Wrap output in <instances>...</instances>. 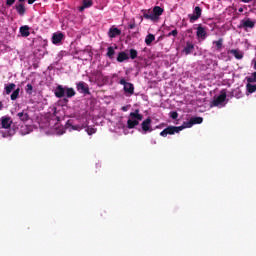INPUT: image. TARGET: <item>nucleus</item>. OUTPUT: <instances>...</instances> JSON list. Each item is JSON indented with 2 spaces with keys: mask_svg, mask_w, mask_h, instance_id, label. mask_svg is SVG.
Segmentation results:
<instances>
[{
  "mask_svg": "<svg viewBox=\"0 0 256 256\" xmlns=\"http://www.w3.org/2000/svg\"><path fill=\"white\" fill-rule=\"evenodd\" d=\"M139 121H143V115L139 114V109L130 113V119L127 121L128 129H135L139 125Z\"/></svg>",
  "mask_w": 256,
  "mask_h": 256,
  "instance_id": "1",
  "label": "nucleus"
},
{
  "mask_svg": "<svg viewBox=\"0 0 256 256\" xmlns=\"http://www.w3.org/2000/svg\"><path fill=\"white\" fill-rule=\"evenodd\" d=\"M120 85L124 86V93L126 95L128 94V97H131V95L135 93V86L133 85V83L127 82L125 78H122L120 80Z\"/></svg>",
  "mask_w": 256,
  "mask_h": 256,
  "instance_id": "2",
  "label": "nucleus"
},
{
  "mask_svg": "<svg viewBox=\"0 0 256 256\" xmlns=\"http://www.w3.org/2000/svg\"><path fill=\"white\" fill-rule=\"evenodd\" d=\"M225 99H227V92L225 90H222L220 92V95L210 103V107H219V105H223L225 103Z\"/></svg>",
  "mask_w": 256,
  "mask_h": 256,
  "instance_id": "3",
  "label": "nucleus"
},
{
  "mask_svg": "<svg viewBox=\"0 0 256 256\" xmlns=\"http://www.w3.org/2000/svg\"><path fill=\"white\" fill-rule=\"evenodd\" d=\"M181 128L179 126H168L163 131L160 132L161 137H167V135H175V133H180Z\"/></svg>",
  "mask_w": 256,
  "mask_h": 256,
  "instance_id": "4",
  "label": "nucleus"
},
{
  "mask_svg": "<svg viewBox=\"0 0 256 256\" xmlns=\"http://www.w3.org/2000/svg\"><path fill=\"white\" fill-rule=\"evenodd\" d=\"M76 89L79 93L83 95H91V91H89V84L84 81H80L76 84Z\"/></svg>",
  "mask_w": 256,
  "mask_h": 256,
  "instance_id": "5",
  "label": "nucleus"
},
{
  "mask_svg": "<svg viewBox=\"0 0 256 256\" xmlns=\"http://www.w3.org/2000/svg\"><path fill=\"white\" fill-rule=\"evenodd\" d=\"M196 37L198 39H202V41H205V39H207V28L203 27L202 24H198L196 28Z\"/></svg>",
  "mask_w": 256,
  "mask_h": 256,
  "instance_id": "6",
  "label": "nucleus"
},
{
  "mask_svg": "<svg viewBox=\"0 0 256 256\" xmlns=\"http://www.w3.org/2000/svg\"><path fill=\"white\" fill-rule=\"evenodd\" d=\"M201 13H203V10L201 9V7L196 6L194 8L193 14L188 15V17L190 19V23H194V21L201 19Z\"/></svg>",
  "mask_w": 256,
  "mask_h": 256,
  "instance_id": "7",
  "label": "nucleus"
},
{
  "mask_svg": "<svg viewBox=\"0 0 256 256\" xmlns=\"http://www.w3.org/2000/svg\"><path fill=\"white\" fill-rule=\"evenodd\" d=\"M151 118H147L141 123L142 127V133L145 135L146 133H151L153 131V128H151Z\"/></svg>",
  "mask_w": 256,
  "mask_h": 256,
  "instance_id": "8",
  "label": "nucleus"
},
{
  "mask_svg": "<svg viewBox=\"0 0 256 256\" xmlns=\"http://www.w3.org/2000/svg\"><path fill=\"white\" fill-rule=\"evenodd\" d=\"M241 27H243L244 29H253V27H255V21L251 20V18L242 20L239 28Z\"/></svg>",
  "mask_w": 256,
  "mask_h": 256,
  "instance_id": "9",
  "label": "nucleus"
},
{
  "mask_svg": "<svg viewBox=\"0 0 256 256\" xmlns=\"http://www.w3.org/2000/svg\"><path fill=\"white\" fill-rule=\"evenodd\" d=\"M16 117L19 119V121H21L22 123H27V121H29V119H31L29 117V114L27 112H25V110H23L22 112H18L16 114Z\"/></svg>",
  "mask_w": 256,
  "mask_h": 256,
  "instance_id": "10",
  "label": "nucleus"
},
{
  "mask_svg": "<svg viewBox=\"0 0 256 256\" xmlns=\"http://www.w3.org/2000/svg\"><path fill=\"white\" fill-rule=\"evenodd\" d=\"M54 95L57 97V99H62V97L65 96V87L58 85L54 90Z\"/></svg>",
  "mask_w": 256,
  "mask_h": 256,
  "instance_id": "11",
  "label": "nucleus"
},
{
  "mask_svg": "<svg viewBox=\"0 0 256 256\" xmlns=\"http://www.w3.org/2000/svg\"><path fill=\"white\" fill-rule=\"evenodd\" d=\"M163 8H161L160 6H155L153 8V16H154V21H157L159 19V17H161V15H163Z\"/></svg>",
  "mask_w": 256,
  "mask_h": 256,
  "instance_id": "12",
  "label": "nucleus"
},
{
  "mask_svg": "<svg viewBox=\"0 0 256 256\" xmlns=\"http://www.w3.org/2000/svg\"><path fill=\"white\" fill-rule=\"evenodd\" d=\"M63 33L59 32V33H54L52 36V43L54 45H59V43H61V41H63Z\"/></svg>",
  "mask_w": 256,
  "mask_h": 256,
  "instance_id": "13",
  "label": "nucleus"
},
{
  "mask_svg": "<svg viewBox=\"0 0 256 256\" xmlns=\"http://www.w3.org/2000/svg\"><path fill=\"white\" fill-rule=\"evenodd\" d=\"M119 35H121V31L119 30V28L111 27L109 29L108 36L110 37V39H115V37Z\"/></svg>",
  "mask_w": 256,
  "mask_h": 256,
  "instance_id": "14",
  "label": "nucleus"
},
{
  "mask_svg": "<svg viewBox=\"0 0 256 256\" xmlns=\"http://www.w3.org/2000/svg\"><path fill=\"white\" fill-rule=\"evenodd\" d=\"M11 123H13V121H11L10 117L1 118V125L3 129H9L11 127Z\"/></svg>",
  "mask_w": 256,
  "mask_h": 256,
  "instance_id": "15",
  "label": "nucleus"
},
{
  "mask_svg": "<svg viewBox=\"0 0 256 256\" xmlns=\"http://www.w3.org/2000/svg\"><path fill=\"white\" fill-rule=\"evenodd\" d=\"M89 7H93V0H83L82 6L79 7V11L83 12L85 9H89Z\"/></svg>",
  "mask_w": 256,
  "mask_h": 256,
  "instance_id": "16",
  "label": "nucleus"
},
{
  "mask_svg": "<svg viewBox=\"0 0 256 256\" xmlns=\"http://www.w3.org/2000/svg\"><path fill=\"white\" fill-rule=\"evenodd\" d=\"M15 9H16L18 15H20L21 17H23V15H25V12L27 11V9L25 8V5L23 3L16 4Z\"/></svg>",
  "mask_w": 256,
  "mask_h": 256,
  "instance_id": "17",
  "label": "nucleus"
},
{
  "mask_svg": "<svg viewBox=\"0 0 256 256\" xmlns=\"http://www.w3.org/2000/svg\"><path fill=\"white\" fill-rule=\"evenodd\" d=\"M194 49H195V45H193V43L186 42V46L183 51H184L185 55H191V53H193Z\"/></svg>",
  "mask_w": 256,
  "mask_h": 256,
  "instance_id": "18",
  "label": "nucleus"
},
{
  "mask_svg": "<svg viewBox=\"0 0 256 256\" xmlns=\"http://www.w3.org/2000/svg\"><path fill=\"white\" fill-rule=\"evenodd\" d=\"M143 13V18L150 20V21H155V16L151 10H142Z\"/></svg>",
  "mask_w": 256,
  "mask_h": 256,
  "instance_id": "19",
  "label": "nucleus"
},
{
  "mask_svg": "<svg viewBox=\"0 0 256 256\" xmlns=\"http://www.w3.org/2000/svg\"><path fill=\"white\" fill-rule=\"evenodd\" d=\"M231 55L235 56V59H241L243 57V52L239 49H231L228 51Z\"/></svg>",
  "mask_w": 256,
  "mask_h": 256,
  "instance_id": "20",
  "label": "nucleus"
},
{
  "mask_svg": "<svg viewBox=\"0 0 256 256\" xmlns=\"http://www.w3.org/2000/svg\"><path fill=\"white\" fill-rule=\"evenodd\" d=\"M65 95L68 99H71V97H75L77 95V92H75V89L65 87Z\"/></svg>",
  "mask_w": 256,
  "mask_h": 256,
  "instance_id": "21",
  "label": "nucleus"
},
{
  "mask_svg": "<svg viewBox=\"0 0 256 256\" xmlns=\"http://www.w3.org/2000/svg\"><path fill=\"white\" fill-rule=\"evenodd\" d=\"M20 33L22 37H29L31 35V32H29V26L24 25L20 27Z\"/></svg>",
  "mask_w": 256,
  "mask_h": 256,
  "instance_id": "22",
  "label": "nucleus"
},
{
  "mask_svg": "<svg viewBox=\"0 0 256 256\" xmlns=\"http://www.w3.org/2000/svg\"><path fill=\"white\" fill-rule=\"evenodd\" d=\"M129 59V55L125 52H119L117 56L118 63H123V61H127Z\"/></svg>",
  "mask_w": 256,
  "mask_h": 256,
  "instance_id": "23",
  "label": "nucleus"
},
{
  "mask_svg": "<svg viewBox=\"0 0 256 256\" xmlns=\"http://www.w3.org/2000/svg\"><path fill=\"white\" fill-rule=\"evenodd\" d=\"M191 127H193V122L190 119L189 121L183 122L181 126H178V129L183 131V129H191Z\"/></svg>",
  "mask_w": 256,
  "mask_h": 256,
  "instance_id": "24",
  "label": "nucleus"
},
{
  "mask_svg": "<svg viewBox=\"0 0 256 256\" xmlns=\"http://www.w3.org/2000/svg\"><path fill=\"white\" fill-rule=\"evenodd\" d=\"M15 87H17V85H15V83H10V84L6 85L5 86L6 95H11V92L15 91Z\"/></svg>",
  "mask_w": 256,
  "mask_h": 256,
  "instance_id": "25",
  "label": "nucleus"
},
{
  "mask_svg": "<svg viewBox=\"0 0 256 256\" xmlns=\"http://www.w3.org/2000/svg\"><path fill=\"white\" fill-rule=\"evenodd\" d=\"M215 45L217 51H221L223 49V38H219L217 41L212 42Z\"/></svg>",
  "mask_w": 256,
  "mask_h": 256,
  "instance_id": "26",
  "label": "nucleus"
},
{
  "mask_svg": "<svg viewBox=\"0 0 256 256\" xmlns=\"http://www.w3.org/2000/svg\"><path fill=\"white\" fill-rule=\"evenodd\" d=\"M246 91H248L250 94L251 93H255L256 91V84H252V83H247L246 84Z\"/></svg>",
  "mask_w": 256,
  "mask_h": 256,
  "instance_id": "27",
  "label": "nucleus"
},
{
  "mask_svg": "<svg viewBox=\"0 0 256 256\" xmlns=\"http://www.w3.org/2000/svg\"><path fill=\"white\" fill-rule=\"evenodd\" d=\"M190 120L192 121V126L201 125V123H203V117H192Z\"/></svg>",
  "mask_w": 256,
  "mask_h": 256,
  "instance_id": "28",
  "label": "nucleus"
},
{
  "mask_svg": "<svg viewBox=\"0 0 256 256\" xmlns=\"http://www.w3.org/2000/svg\"><path fill=\"white\" fill-rule=\"evenodd\" d=\"M114 55H115V48H113V46H109L107 49L106 56L109 57V59H113Z\"/></svg>",
  "mask_w": 256,
  "mask_h": 256,
  "instance_id": "29",
  "label": "nucleus"
},
{
  "mask_svg": "<svg viewBox=\"0 0 256 256\" xmlns=\"http://www.w3.org/2000/svg\"><path fill=\"white\" fill-rule=\"evenodd\" d=\"M153 41H155V35L153 34H148L145 38V43L146 45H151V43H153Z\"/></svg>",
  "mask_w": 256,
  "mask_h": 256,
  "instance_id": "30",
  "label": "nucleus"
},
{
  "mask_svg": "<svg viewBox=\"0 0 256 256\" xmlns=\"http://www.w3.org/2000/svg\"><path fill=\"white\" fill-rule=\"evenodd\" d=\"M21 89L17 88L16 90H14L10 96L11 101H16L19 97V93H20Z\"/></svg>",
  "mask_w": 256,
  "mask_h": 256,
  "instance_id": "31",
  "label": "nucleus"
},
{
  "mask_svg": "<svg viewBox=\"0 0 256 256\" xmlns=\"http://www.w3.org/2000/svg\"><path fill=\"white\" fill-rule=\"evenodd\" d=\"M247 83H256V72H253L250 77H246Z\"/></svg>",
  "mask_w": 256,
  "mask_h": 256,
  "instance_id": "32",
  "label": "nucleus"
},
{
  "mask_svg": "<svg viewBox=\"0 0 256 256\" xmlns=\"http://www.w3.org/2000/svg\"><path fill=\"white\" fill-rule=\"evenodd\" d=\"M86 133L88 135H94V133H97V128L87 126Z\"/></svg>",
  "mask_w": 256,
  "mask_h": 256,
  "instance_id": "33",
  "label": "nucleus"
},
{
  "mask_svg": "<svg viewBox=\"0 0 256 256\" xmlns=\"http://www.w3.org/2000/svg\"><path fill=\"white\" fill-rule=\"evenodd\" d=\"M137 27V23L135 22V18H132L128 23V29H135Z\"/></svg>",
  "mask_w": 256,
  "mask_h": 256,
  "instance_id": "34",
  "label": "nucleus"
},
{
  "mask_svg": "<svg viewBox=\"0 0 256 256\" xmlns=\"http://www.w3.org/2000/svg\"><path fill=\"white\" fill-rule=\"evenodd\" d=\"M26 93H27V95H33V85L32 84L26 85Z\"/></svg>",
  "mask_w": 256,
  "mask_h": 256,
  "instance_id": "35",
  "label": "nucleus"
},
{
  "mask_svg": "<svg viewBox=\"0 0 256 256\" xmlns=\"http://www.w3.org/2000/svg\"><path fill=\"white\" fill-rule=\"evenodd\" d=\"M130 59H137V50L130 49Z\"/></svg>",
  "mask_w": 256,
  "mask_h": 256,
  "instance_id": "36",
  "label": "nucleus"
},
{
  "mask_svg": "<svg viewBox=\"0 0 256 256\" xmlns=\"http://www.w3.org/2000/svg\"><path fill=\"white\" fill-rule=\"evenodd\" d=\"M177 35H179V32L177 31V29L172 30L171 32L168 33V37H177Z\"/></svg>",
  "mask_w": 256,
  "mask_h": 256,
  "instance_id": "37",
  "label": "nucleus"
},
{
  "mask_svg": "<svg viewBox=\"0 0 256 256\" xmlns=\"http://www.w3.org/2000/svg\"><path fill=\"white\" fill-rule=\"evenodd\" d=\"M170 117L171 119H177V117H179V113H177V111H172L170 112Z\"/></svg>",
  "mask_w": 256,
  "mask_h": 256,
  "instance_id": "38",
  "label": "nucleus"
},
{
  "mask_svg": "<svg viewBox=\"0 0 256 256\" xmlns=\"http://www.w3.org/2000/svg\"><path fill=\"white\" fill-rule=\"evenodd\" d=\"M72 129L74 131H81V129H85V125H82V126L75 125V126H72Z\"/></svg>",
  "mask_w": 256,
  "mask_h": 256,
  "instance_id": "39",
  "label": "nucleus"
},
{
  "mask_svg": "<svg viewBox=\"0 0 256 256\" xmlns=\"http://www.w3.org/2000/svg\"><path fill=\"white\" fill-rule=\"evenodd\" d=\"M16 0H6L7 7H11L15 3Z\"/></svg>",
  "mask_w": 256,
  "mask_h": 256,
  "instance_id": "40",
  "label": "nucleus"
},
{
  "mask_svg": "<svg viewBox=\"0 0 256 256\" xmlns=\"http://www.w3.org/2000/svg\"><path fill=\"white\" fill-rule=\"evenodd\" d=\"M242 3H251L253 0H240Z\"/></svg>",
  "mask_w": 256,
  "mask_h": 256,
  "instance_id": "41",
  "label": "nucleus"
},
{
  "mask_svg": "<svg viewBox=\"0 0 256 256\" xmlns=\"http://www.w3.org/2000/svg\"><path fill=\"white\" fill-rule=\"evenodd\" d=\"M36 0H28V5H33V3H35Z\"/></svg>",
  "mask_w": 256,
  "mask_h": 256,
  "instance_id": "42",
  "label": "nucleus"
},
{
  "mask_svg": "<svg viewBox=\"0 0 256 256\" xmlns=\"http://www.w3.org/2000/svg\"><path fill=\"white\" fill-rule=\"evenodd\" d=\"M3 109V102L0 101V111Z\"/></svg>",
  "mask_w": 256,
  "mask_h": 256,
  "instance_id": "43",
  "label": "nucleus"
},
{
  "mask_svg": "<svg viewBox=\"0 0 256 256\" xmlns=\"http://www.w3.org/2000/svg\"><path fill=\"white\" fill-rule=\"evenodd\" d=\"M122 111H124V112L127 111V106H123Z\"/></svg>",
  "mask_w": 256,
  "mask_h": 256,
  "instance_id": "44",
  "label": "nucleus"
},
{
  "mask_svg": "<svg viewBox=\"0 0 256 256\" xmlns=\"http://www.w3.org/2000/svg\"><path fill=\"white\" fill-rule=\"evenodd\" d=\"M254 69L256 71V60L254 61Z\"/></svg>",
  "mask_w": 256,
  "mask_h": 256,
  "instance_id": "45",
  "label": "nucleus"
},
{
  "mask_svg": "<svg viewBox=\"0 0 256 256\" xmlns=\"http://www.w3.org/2000/svg\"><path fill=\"white\" fill-rule=\"evenodd\" d=\"M18 1H19V3H24L25 0H18Z\"/></svg>",
  "mask_w": 256,
  "mask_h": 256,
  "instance_id": "46",
  "label": "nucleus"
},
{
  "mask_svg": "<svg viewBox=\"0 0 256 256\" xmlns=\"http://www.w3.org/2000/svg\"><path fill=\"white\" fill-rule=\"evenodd\" d=\"M242 11H243V8H240V9H239V12L242 13Z\"/></svg>",
  "mask_w": 256,
  "mask_h": 256,
  "instance_id": "47",
  "label": "nucleus"
},
{
  "mask_svg": "<svg viewBox=\"0 0 256 256\" xmlns=\"http://www.w3.org/2000/svg\"><path fill=\"white\" fill-rule=\"evenodd\" d=\"M191 31H192V30H191V29H189V30H188V33H191Z\"/></svg>",
  "mask_w": 256,
  "mask_h": 256,
  "instance_id": "48",
  "label": "nucleus"
}]
</instances>
